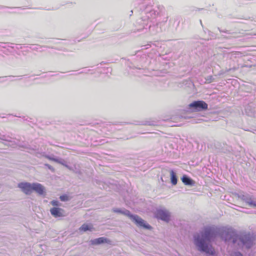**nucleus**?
Here are the masks:
<instances>
[{
    "mask_svg": "<svg viewBox=\"0 0 256 256\" xmlns=\"http://www.w3.org/2000/svg\"><path fill=\"white\" fill-rule=\"evenodd\" d=\"M219 232L220 226L212 225L204 227L200 235L194 236V242L198 250L214 256L216 254L215 250L208 242H211L219 236Z\"/></svg>",
    "mask_w": 256,
    "mask_h": 256,
    "instance_id": "f257e3e1",
    "label": "nucleus"
},
{
    "mask_svg": "<svg viewBox=\"0 0 256 256\" xmlns=\"http://www.w3.org/2000/svg\"><path fill=\"white\" fill-rule=\"evenodd\" d=\"M18 187L26 195L30 194L32 192H35L40 196L44 195L46 193L44 187L38 182H21L18 184Z\"/></svg>",
    "mask_w": 256,
    "mask_h": 256,
    "instance_id": "f03ea898",
    "label": "nucleus"
},
{
    "mask_svg": "<svg viewBox=\"0 0 256 256\" xmlns=\"http://www.w3.org/2000/svg\"><path fill=\"white\" fill-rule=\"evenodd\" d=\"M113 211L116 213H120L128 216L138 226L143 228L151 230L152 227L145 220L136 214H133L130 210L126 209L114 208Z\"/></svg>",
    "mask_w": 256,
    "mask_h": 256,
    "instance_id": "7ed1b4c3",
    "label": "nucleus"
},
{
    "mask_svg": "<svg viewBox=\"0 0 256 256\" xmlns=\"http://www.w3.org/2000/svg\"><path fill=\"white\" fill-rule=\"evenodd\" d=\"M238 234L231 227L220 226L219 236L225 242H232L236 244Z\"/></svg>",
    "mask_w": 256,
    "mask_h": 256,
    "instance_id": "20e7f679",
    "label": "nucleus"
},
{
    "mask_svg": "<svg viewBox=\"0 0 256 256\" xmlns=\"http://www.w3.org/2000/svg\"><path fill=\"white\" fill-rule=\"evenodd\" d=\"M255 238L250 232L238 234L236 244L239 247L244 248L248 250L252 248L254 244Z\"/></svg>",
    "mask_w": 256,
    "mask_h": 256,
    "instance_id": "39448f33",
    "label": "nucleus"
},
{
    "mask_svg": "<svg viewBox=\"0 0 256 256\" xmlns=\"http://www.w3.org/2000/svg\"><path fill=\"white\" fill-rule=\"evenodd\" d=\"M146 6V2L140 5V10L144 12L146 16H142L141 19L139 20L140 22H138V23H140L142 21L144 22L146 20L154 18L160 12V8H156L157 9L156 10V8H152L151 6H146V7H144Z\"/></svg>",
    "mask_w": 256,
    "mask_h": 256,
    "instance_id": "423d86ee",
    "label": "nucleus"
},
{
    "mask_svg": "<svg viewBox=\"0 0 256 256\" xmlns=\"http://www.w3.org/2000/svg\"><path fill=\"white\" fill-rule=\"evenodd\" d=\"M154 217L166 222H168L170 220V212L165 208H158L154 213Z\"/></svg>",
    "mask_w": 256,
    "mask_h": 256,
    "instance_id": "0eeeda50",
    "label": "nucleus"
},
{
    "mask_svg": "<svg viewBox=\"0 0 256 256\" xmlns=\"http://www.w3.org/2000/svg\"><path fill=\"white\" fill-rule=\"evenodd\" d=\"M188 107L193 112H202L208 109V104L203 100H194L188 105Z\"/></svg>",
    "mask_w": 256,
    "mask_h": 256,
    "instance_id": "6e6552de",
    "label": "nucleus"
},
{
    "mask_svg": "<svg viewBox=\"0 0 256 256\" xmlns=\"http://www.w3.org/2000/svg\"><path fill=\"white\" fill-rule=\"evenodd\" d=\"M237 196L248 206L256 208V201L254 200V198L252 195L242 192L238 194Z\"/></svg>",
    "mask_w": 256,
    "mask_h": 256,
    "instance_id": "1a4fd4ad",
    "label": "nucleus"
},
{
    "mask_svg": "<svg viewBox=\"0 0 256 256\" xmlns=\"http://www.w3.org/2000/svg\"><path fill=\"white\" fill-rule=\"evenodd\" d=\"M164 24L163 22H160L157 23L155 25H150L149 26V32L150 34L152 36H154L158 34L160 32L162 31V26Z\"/></svg>",
    "mask_w": 256,
    "mask_h": 256,
    "instance_id": "9d476101",
    "label": "nucleus"
},
{
    "mask_svg": "<svg viewBox=\"0 0 256 256\" xmlns=\"http://www.w3.org/2000/svg\"><path fill=\"white\" fill-rule=\"evenodd\" d=\"M51 214L54 218H58L60 217L64 216V210L60 208L54 207L50 210Z\"/></svg>",
    "mask_w": 256,
    "mask_h": 256,
    "instance_id": "9b49d317",
    "label": "nucleus"
},
{
    "mask_svg": "<svg viewBox=\"0 0 256 256\" xmlns=\"http://www.w3.org/2000/svg\"><path fill=\"white\" fill-rule=\"evenodd\" d=\"M109 242L110 240L107 238L104 237H100L90 240V242L92 245H99L104 243H108Z\"/></svg>",
    "mask_w": 256,
    "mask_h": 256,
    "instance_id": "f8f14e48",
    "label": "nucleus"
},
{
    "mask_svg": "<svg viewBox=\"0 0 256 256\" xmlns=\"http://www.w3.org/2000/svg\"><path fill=\"white\" fill-rule=\"evenodd\" d=\"M181 180L185 185L192 186L194 184V182L186 175H184L181 178Z\"/></svg>",
    "mask_w": 256,
    "mask_h": 256,
    "instance_id": "ddd939ff",
    "label": "nucleus"
},
{
    "mask_svg": "<svg viewBox=\"0 0 256 256\" xmlns=\"http://www.w3.org/2000/svg\"><path fill=\"white\" fill-rule=\"evenodd\" d=\"M170 174L171 183L173 185H176L178 182V178H177L176 173L174 172V170H170Z\"/></svg>",
    "mask_w": 256,
    "mask_h": 256,
    "instance_id": "4468645a",
    "label": "nucleus"
},
{
    "mask_svg": "<svg viewBox=\"0 0 256 256\" xmlns=\"http://www.w3.org/2000/svg\"><path fill=\"white\" fill-rule=\"evenodd\" d=\"M93 229L92 225L84 224L80 228V230L84 232L92 231Z\"/></svg>",
    "mask_w": 256,
    "mask_h": 256,
    "instance_id": "2eb2a0df",
    "label": "nucleus"
},
{
    "mask_svg": "<svg viewBox=\"0 0 256 256\" xmlns=\"http://www.w3.org/2000/svg\"><path fill=\"white\" fill-rule=\"evenodd\" d=\"M253 104L252 103L248 104V106H246L245 108V111L246 112L248 116H251L252 114L254 112V110L252 109V107Z\"/></svg>",
    "mask_w": 256,
    "mask_h": 256,
    "instance_id": "dca6fc26",
    "label": "nucleus"
},
{
    "mask_svg": "<svg viewBox=\"0 0 256 256\" xmlns=\"http://www.w3.org/2000/svg\"><path fill=\"white\" fill-rule=\"evenodd\" d=\"M56 162L58 164H60L62 166H66V168H68V169L70 170V167L66 164V162L64 159L58 158L57 161H56Z\"/></svg>",
    "mask_w": 256,
    "mask_h": 256,
    "instance_id": "f3484780",
    "label": "nucleus"
},
{
    "mask_svg": "<svg viewBox=\"0 0 256 256\" xmlns=\"http://www.w3.org/2000/svg\"><path fill=\"white\" fill-rule=\"evenodd\" d=\"M147 30L148 28L142 24V27L138 28L136 30H134V32H142V33H146L147 32Z\"/></svg>",
    "mask_w": 256,
    "mask_h": 256,
    "instance_id": "a211bd4d",
    "label": "nucleus"
},
{
    "mask_svg": "<svg viewBox=\"0 0 256 256\" xmlns=\"http://www.w3.org/2000/svg\"><path fill=\"white\" fill-rule=\"evenodd\" d=\"M142 124L148 126H156L157 125V122L155 121H146L144 122Z\"/></svg>",
    "mask_w": 256,
    "mask_h": 256,
    "instance_id": "6ab92c4d",
    "label": "nucleus"
},
{
    "mask_svg": "<svg viewBox=\"0 0 256 256\" xmlns=\"http://www.w3.org/2000/svg\"><path fill=\"white\" fill-rule=\"evenodd\" d=\"M60 199L62 202H66L68 200V197L66 194H63L60 196Z\"/></svg>",
    "mask_w": 256,
    "mask_h": 256,
    "instance_id": "aec40b11",
    "label": "nucleus"
},
{
    "mask_svg": "<svg viewBox=\"0 0 256 256\" xmlns=\"http://www.w3.org/2000/svg\"><path fill=\"white\" fill-rule=\"evenodd\" d=\"M45 158H48L49 160L54 161V162H56V161H57V158H58L54 157V156H49V155H46Z\"/></svg>",
    "mask_w": 256,
    "mask_h": 256,
    "instance_id": "412c9836",
    "label": "nucleus"
},
{
    "mask_svg": "<svg viewBox=\"0 0 256 256\" xmlns=\"http://www.w3.org/2000/svg\"><path fill=\"white\" fill-rule=\"evenodd\" d=\"M51 204L54 206H60V202L56 200H53L50 202Z\"/></svg>",
    "mask_w": 256,
    "mask_h": 256,
    "instance_id": "4be33fe9",
    "label": "nucleus"
},
{
    "mask_svg": "<svg viewBox=\"0 0 256 256\" xmlns=\"http://www.w3.org/2000/svg\"><path fill=\"white\" fill-rule=\"evenodd\" d=\"M232 256H243V255L240 252L238 251H236V252H234L232 254Z\"/></svg>",
    "mask_w": 256,
    "mask_h": 256,
    "instance_id": "5701e85b",
    "label": "nucleus"
},
{
    "mask_svg": "<svg viewBox=\"0 0 256 256\" xmlns=\"http://www.w3.org/2000/svg\"><path fill=\"white\" fill-rule=\"evenodd\" d=\"M44 166H46L52 172H54V168L50 165L48 164H44Z\"/></svg>",
    "mask_w": 256,
    "mask_h": 256,
    "instance_id": "b1692460",
    "label": "nucleus"
},
{
    "mask_svg": "<svg viewBox=\"0 0 256 256\" xmlns=\"http://www.w3.org/2000/svg\"><path fill=\"white\" fill-rule=\"evenodd\" d=\"M150 46H151V44L149 43V44H148L146 45L142 46V50L148 49V48Z\"/></svg>",
    "mask_w": 256,
    "mask_h": 256,
    "instance_id": "393cba45",
    "label": "nucleus"
},
{
    "mask_svg": "<svg viewBox=\"0 0 256 256\" xmlns=\"http://www.w3.org/2000/svg\"><path fill=\"white\" fill-rule=\"evenodd\" d=\"M0 138L2 139V140H3L9 141L6 138H5V136H2V138Z\"/></svg>",
    "mask_w": 256,
    "mask_h": 256,
    "instance_id": "a878e982",
    "label": "nucleus"
},
{
    "mask_svg": "<svg viewBox=\"0 0 256 256\" xmlns=\"http://www.w3.org/2000/svg\"><path fill=\"white\" fill-rule=\"evenodd\" d=\"M218 29L219 30L220 32H226V33H229L228 30H226V31L221 30L219 28H218Z\"/></svg>",
    "mask_w": 256,
    "mask_h": 256,
    "instance_id": "bb28decb",
    "label": "nucleus"
},
{
    "mask_svg": "<svg viewBox=\"0 0 256 256\" xmlns=\"http://www.w3.org/2000/svg\"><path fill=\"white\" fill-rule=\"evenodd\" d=\"M209 77H210V78L208 79L207 80H210V82H212V76H210Z\"/></svg>",
    "mask_w": 256,
    "mask_h": 256,
    "instance_id": "cd10ccee",
    "label": "nucleus"
},
{
    "mask_svg": "<svg viewBox=\"0 0 256 256\" xmlns=\"http://www.w3.org/2000/svg\"><path fill=\"white\" fill-rule=\"evenodd\" d=\"M18 8V9H24V8H22L20 7H15L13 8Z\"/></svg>",
    "mask_w": 256,
    "mask_h": 256,
    "instance_id": "c85d7f7f",
    "label": "nucleus"
},
{
    "mask_svg": "<svg viewBox=\"0 0 256 256\" xmlns=\"http://www.w3.org/2000/svg\"><path fill=\"white\" fill-rule=\"evenodd\" d=\"M4 6H0V9H2L3 8H4Z\"/></svg>",
    "mask_w": 256,
    "mask_h": 256,
    "instance_id": "c756f323",
    "label": "nucleus"
},
{
    "mask_svg": "<svg viewBox=\"0 0 256 256\" xmlns=\"http://www.w3.org/2000/svg\"><path fill=\"white\" fill-rule=\"evenodd\" d=\"M232 69L231 68H229L227 70V72H230Z\"/></svg>",
    "mask_w": 256,
    "mask_h": 256,
    "instance_id": "7c9ffc66",
    "label": "nucleus"
},
{
    "mask_svg": "<svg viewBox=\"0 0 256 256\" xmlns=\"http://www.w3.org/2000/svg\"><path fill=\"white\" fill-rule=\"evenodd\" d=\"M120 124H126V122H120Z\"/></svg>",
    "mask_w": 256,
    "mask_h": 256,
    "instance_id": "2f4dec72",
    "label": "nucleus"
},
{
    "mask_svg": "<svg viewBox=\"0 0 256 256\" xmlns=\"http://www.w3.org/2000/svg\"><path fill=\"white\" fill-rule=\"evenodd\" d=\"M139 52V50L137 51L134 54H136Z\"/></svg>",
    "mask_w": 256,
    "mask_h": 256,
    "instance_id": "473e14b6",
    "label": "nucleus"
},
{
    "mask_svg": "<svg viewBox=\"0 0 256 256\" xmlns=\"http://www.w3.org/2000/svg\"><path fill=\"white\" fill-rule=\"evenodd\" d=\"M196 123H198V122H196Z\"/></svg>",
    "mask_w": 256,
    "mask_h": 256,
    "instance_id": "72a5a7b5",
    "label": "nucleus"
},
{
    "mask_svg": "<svg viewBox=\"0 0 256 256\" xmlns=\"http://www.w3.org/2000/svg\"><path fill=\"white\" fill-rule=\"evenodd\" d=\"M2 77H0V78H2Z\"/></svg>",
    "mask_w": 256,
    "mask_h": 256,
    "instance_id": "f704fd0d",
    "label": "nucleus"
}]
</instances>
